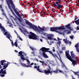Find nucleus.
<instances>
[{
  "label": "nucleus",
  "mask_w": 79,
  "mask_h": 79,
  "mask_svg": "<svg viewBox=\"0 0 79 79\" xmlns=\"http://www.w3.org/2000/svg\"><path fill=\"white\" fill-rule=\"evenodd\" d=\"M6 2H7L9 9L10 10L13 14L15 15V13H14V12H13V10H12V9L11 8V6H11L12 9H13L16 15H17L19 18H21V15L19 13V12H18L17 10H16V6H15V5L14 4V3H13V0H6Z\"/></svg>",
  "instance_id": "obj_1"
},
{
  "label": "nucleus",
  "mask_w": 79,
  "mask_h": 79,
  "mask_svg": "<svg viewBox=\"0 0 79 79\" xmlns=\"http://www.w3.org/2000/svg\"><path fill=\"white\" fill-rule=\"evenodd\" d=\"M0 64L3 67V68L0 71V74H6V70L5 69H6V67H8V62L5 60H2L1 61Z\"/></svg>",
  "instance_id": "obj_2"
},
{
  "label": "nucleus",
  "mask_w": 79,
  "mask_h": 79,
  "mask_svg": "<svg viewBox=\"0 0 79 79\" xmlns=\"http://www.w3.org/2000/svg\"><path fill=\"white\" fill-rule=\"evenodd\" d=\"M0 29H1V30L2 31V33L4 35H6V37L11 42V36L10 35V34H8V31H7L5 29V28L2 26V24L0 23Z\"/></svg>",
  "instance_id": "obj_3"
},
{
  "label": "nucleus",
  "mask_w": 79,
  "mask_h": 79,
  "mask_svg": "<svg viewBox=\"0 0 79 79\" xmlns=\"http://www.w3.org/2000/svg\"><path fill=\"white\" fill-rule=\"evenodd\" d=\"M49 49L48 48H46L45 47H43L40 49V50H41L42 51V54L44 58H48V56L45 53H46V52H49V53L51 54L52 55H53V54L52 53V52L51 51H48Z\"/></svg>",
  "instance_id": "obj_4"
},
{
  "label": "nucleus",
  "mask_w": 79,
  "mask_h": 79,
  "mask_svg": "<svg viewBox=\"0 0 79 79\" xmlns=\"http://www.w3.org/2000/svg\"><path fill=\"white\" fill-rule=\"evenodd\" d=\"M65 55L67 56V57L69 60L71 61V62H72L73 64V65H75L76 64V61L75 60H74L73 59H72L71 58V56L69 54V51H66L65 52Z\"/></svg>",
  "instance_id": "obj_5"
},
{
  "label": "nucleus",
  "mask_w": 79,
  "mask_h": 79,
  "mask_svg": "<svg viewBox=\"0 0 79 79\" xmlns=\"http://www.w3.org/2000/svg\"><path fill=\"white\" fill-rule=\"evenodd\" d=\"M25 20L26 21V23L28 24V25H29L31 28L33 29H34V30H35V31H38L39 30V28H37L36 26H35L34 25V26H33L32 24L30 22L27 20L25 19Z\"/></svg>",
  "instance_id": "obj_6"
},
{
  "label": "nucleus",
  "mask_w": 79,
  "mask_h": 79,
  "mask_svg": "<svg viewBox=\"0 0 79 79\" xmlns=\"http://www.w3.org/2000/svg\"><path fill=\"white\" fill-rule=\"evenodd\" d=\"M30 33L31 34L28 35L29 39H33L34 40H35L37 39V36L35 34L32 32L31 31H30Z\"/></svg>",
  "instance_id": "obj_7"
},
{
  "label": "nucleus",
  "mask_w": 79,
  "mask_h": 79,
  "mask_svg": "<svg viewBox=\"0 0 79 79\" xmlns=\"http://www.w3.org/2000/svg\"><path fill=\"white\" fill-rule=\"evenodd\" d=\"M44 73L47 75H48L50 73H53V71H51L50 69H45L44 70Z\"/></svg>",
  "instance_id": "obj_8"
},
{
  "label": "nucleus",
  "mask_w": 79,
  "mask_h": 79,
  "mask_svg": "<svg viewBox=\"0 0 79 79\" xmlns=\"http://www.w3.org/2000/svg\"><path fill=\"white\" fill-rule=\"evenodd\" d=\"M23 52L22 51H20L19 52L18 56H20L21 59H22L23 60H26V59L24 58V56L23 55Z\"/></svg>",
  "instance_id": "obj_9"
},
{
  "label": "nucleus",
  "mask_w": 79,
  "mask_h": 79,
  "mask_svg": "<svg viewBox=\"0 0 79 79\" xmlns=\"http://www.w3.org/2000/svg\"><path fill=\"white\" fill-rule=\"evenodd\" d=\"M55 5L54 6H56V7H57V9L58 10H60V8H62V7L63 6L61 5V4L60 3H59L58 4H56L55 3Z\"/></svg>",
  "instance_id": "obj_10"
},
{
  "label": "nucleus",
  "mask_w": 79,
  "mask_h": 79,
  "mask_svg": "<svg viewBox=\"0 0 79 79\" xmlns=\"http://www.w3.org/2000/svg\"><path fill=\"white\" fill-rule=\"evenodd\" d=\"M34 69H37V71H38L40 72V73H44V72H43L42 71L40 70V66H38V67L37 66H35L34 67Z\"/></svg>",
  "instance_id": "obj_11"
},
{
  "label": "nucleus",
  "mask_w": 79,
  "mask_h": 79,
  "mask_svg": "<svg viewBox=\"0 0 79 79\" xmlns=\"http://www.w3.org/2000/svg\"><path fill=\"white\" fill-rule=\"evenodd\" d=\"M20 64L21 65V66H23V67H25V68H28L29 67H31V68H32V67L31 66V65H29V66L27 65L26 64H23V63L20 62Z\"/></svg>",
  "instance_id": "obj_12"
},
{
  "label": "nucleus",
  "mask_w": 79,
  "mask_h": 79,
  "mask_svg": "<svg viewBox=\"0 0 79 79\" xmlns=\"http://www.w3.org/2000/svg\"><path fill=\"white\" fill-rule=\"evenodd\" d=\"M58 30V27H51L50 28V30L51 31H52V32H55L56 31H57Z\"/></svg>",
  "instance_id": "obj_13"
},
{
  "label": "nucleus",
  "mask_w": 79,
  "mask_h": 79,
  "mask_svg": "<svg viewBox=\"0 0 79 79\" xmlns=\"http://www.w3.org/2000/svg\"><path fill=\"white\" fill-rule=\"evenodd\" d=\"M56 2H53L54 4H53V5H55V4L56 5H58L61 3V0H56Z\"/></svg>",
  "instance_id": "obj_14"
},
{
  "label": "nucleus",
  "mask_w": 79,
  "mask_h": 79,
  "mask_svg": "<svg viewBox=\"0 0 79 79\" xmlns=\"http://www.w3.org/2000/svg\"><path fill=\"white\" fill-rule=\"evenodd\" d=\"M47 36L48 37V39L49 40H52V39H53V38H52V37H53V34H52L49 35Z\"/></svg>",
  "instance_id": "obj_15"
},
{
  "label": "nucleus",
  "mask_w": 79,
  "mask_h": 79,
  "mask_svg": "<svg viewBox=\"0 0 79 79\" xmlns=\"http://www.w3.org/2000/svg\"><path fill=\"white\" fill-rule=\"evenodd\" d=\"M71 56L73 59H75V56L74 54L73 53V51L70 52Z\"/></svg>",
  "instance_id": "obj_16"
},
{
  "label": "nucleus",
  "mask_w": 79,
  "mask_h": 79,
  "mask_svg": "<svg viewBox=\"0 0 79 79\" xmlns=\"http://www.w3.org/2000/svg\"><path fill=\"white\" fill-rule=\"evenodd\" d=\"M52 56H53V57L55 58H57L58 60H60V58H59V57H58V55L56 54H53V55H52Z\"/></svg>",
  "instance_id": "obj_17"
},
{
  "label": "nucleus",
  "mask_w": 79,
  "mask_h": 79,
  "mask_svg": "<svg viewBox=\"0 0 79 79\" xmlns=\"http://www.w3.org/2000/svg\"><path fill=\"white\" fill-rule=\"evenodd\" d=\"M59 71H60V69H56V71H53V72L55 74H57V73H58V72H59Z\"/></svg>",
  "instance_id": "obj_18"
},
{
  "label": "nucleus",
  "mask_w": 79,
  "mask_h": 79,
  "mask_svg": "<svg viewBox=\"0 0 79 79\" xmlns=\"http://www.w3.org/2000/svg\"><path fill=\"white\" fill-rule=\"evenodd\" d=\"M27 58H28L27 57L26 58V59H25V60H26L27 62V64H28V66H30L31 64V62H30V61H29V60H28L27 59Z\"/></svg>",
  "instance_id": "obj_19"
},
{
  "label": "nucleus",
  "mask_w": 79,
  "mask_h": 79,
  "mask_svg": "<svg viewBox=\"0 0 79 79\" xmlns=\"http://www.w3.org/2000/svg\"><path fill=\"white\" fill-rule=\"evenodd\" d=\"M58 30V29H64V26H61V27H57Z\"/></svg>",
  "instance_id": "obj_20"
},
{
  "label": "nucleus",
  "mask_w": 79,
  "mask_h": 79,
  "mask_svg": "<svg viewBox=\"0 0 79 79\" xmlns=\"http://www.w3.org/2000/svg\"><path fill=\"white\" fill-rule=\"evenodd\" d=\"M64 43L65 44H71V42L69 41H67V40H66V41H64Z\"/></svg>",
  "instance_id": "obj_21"
},
{
  "label": "nucleus",
  "mask_w": 79,
  "mask_h": 79,
  "mask_svg": "<svg viewBox=\"0 0 79 79\" xmlns=\"http://www.w3.org/2000/svg\"><path fill=\"white\" fill-rule=\"evenodd\" d=\"M65 27H66L67 28H68L69 29L71 28L70 24H68L67 25L65 26Z\"/></svg>",
  "instance_id": "obj_22"
},
{
  "label": "nucleus",
  "mask_w": 79,
  "mask_h": 79,
  "mask_svg": "<svg viewBox=\"0 0 79 79\" xmlns=\"http://www.w3.org/2000/svg\"><path fill=\"white\" fill-rule=\"evenodd\" d=\"M75 23H76L77 25H79V19L77 20H75Z\"/></svg>",
  "instance_id": "obj_23"
},
{
  "label": "nucleus",
  "mask_w": 79,
  "mask_h": 79,
  "mask_svg": "<svg viewBox=\"0 0 79 79\" xmlns=\"http://www.w3.org/2000/svg\"><path fill=\"white\" fill-rule=\"evenodd\" d=\"M73 73L75 74V75L77 76H78L79 77V74H78V72H73Z\"/></svg>",
  "instance_id": "obj_24"
},
{
  "label": "nucleus",
  "mask_w": 79,
  "mask_h": 79,
  "mask_svg": "<svg viewBox=\"0 0 79 79\" xmlns=\"http://www.w3.org/2000/svg\"><path fill=\"white\" fill-rule=\"evenodd\" d=\"M39 62L40 63H42V64L43 65H45V62H44V61H41V60H40Z\"/></svg>",
  "instance_id": "obj_25"
},
{
  "label": "nucleus",
  "mask_w": 79,
  "mask_h": 79,
  "mask_svg": "<svg viewBox=\"0 0 79 79\" xmlns=\"http://www.w3.org/2000/svg\"><path fill=\"white\" fill-rule=\"evenodd\" d=\"M79 44L77 43L75 46V47H76V48H78V47H79Z\"/></svg>",
  "instance_id": "obj_26"
},
{
  "label": "nucleus",
  "mask_w": 79,
  "mask_h": 79,
  "mask_svg": "<svg viewBox=\"0 0 79 79\" xmlns=\"http://www.w3.org/2000/svg\"><path fill=\"white\" fill-rule=\"evenodd\" d=\"M18 19L19 21V23L20 24H21V23H22L23 22H22V20H21L19 18H18Z\"/></svg>",
  "instance_id": "obj_27"
},
{
  "label": "nucleus",
  "mask_w": 79,
  "mask_h": 79,
  "mask_svg": "<svg viewBox=\"0 0 79 79\" xmlns=\"http://www.w3.org/2000/svg\"><path fill=\"white\" fill-rule=\"evenodd\" d=\"M14 45H15L16 47H18V44H17V41H15V42Z\"/></svg>",
  "instance_id": "obj_28"
},
{
  "label": "nucleus",
  "mask_w": 79,
  "mask_h": 79,
  "mask_svg": "<svg viewBox=\"0 0 79 79\" xmlns=\"http://www.w3.org/2000/svg\"><path fill=\"white\" fill-rule=\"evenodd\" d=\"M30 48H31V50H32L33 51H34V48H32V47H31V46H30Z\"/></svg>",
  "instance_id": "obj_29"
},
{
  "label": "nucleus",
  "mask_w": 79,
  "mask_h": 79,
  "mask_svg": "<svg viewBox=\"0 0 79 79\" xmlns=\"http://www.w3.org/2000/svg\"><path fill=\"white\" fill-rule=\"evenodd\" d=\"M62 50H66V48L65 47H63L62 48Z\"/></svg>",
  "instance_id": "obj_30"
},
{
  "label": "nucleus",
  "mask_w": 79,
  "mask_h": 79,
  "mask_svg": "<svg viewBox=\"0 0 79 79\" xmlns=\"http://www.w3.org/2000/svg\"><path fill=\"white\" fill-rule=\"evenodd\" d=\"M69 37L70 38V39H73V38H74V37L72 36H70Z\"/></svg>",
  "instance_id": "obj_31"
},
{
  "label": "nucleus",
  "mask_w": 79,
  "mask_h": 79,
  "mask_svg": "<svg viewBox=\"0 0 79 79\" xmlns=\"http://www.w3.org/2000/svg\"><path fill=\"white\" fill-rule=\"evenodd\" d=\"M77 49V52H79V49L78 48H76Z\"/></svg>",
  "instance_id": "obj_32"
},
{
  "label": "nucleus",
  "mask_w": 79,
  "mask_h": 79,
  "mask_svg": "<svg viewBox=\"0 0 79 79\" xmlns=\"http://www.w3.org/2000/svg\"><path fill=\"white\" fill-rule=\"evenodd\" d=\"M5 74H2L1 75V77H4Z\"/></svg>",
  "instance_id": "obj_33"
},
{
  "label": "nucleus",
  "mask_w": 79,
  "mask_h": 79,
  "mask_svg": "<svg viewBox=\"0 0 79 79\" xmlns=\"http://www.w3.org/2000/svg\"><path fill=\"white\" fill-rule=\"evenodd\" d=\"M67 34H71V31H69L68 32L66 33Z\"/></svg>",
  "instance_id": "obj_34"
},
{
  "label": "nucleus",
  "mask_w": 79,
  "mask_h": 79,
  "mask_svg": "<svg viewBox=\"0 0 79 79\" xmlns=\"http://www.w3.org/2000/svg\"><path fill=\"white\" fill-rule=\"evenodd\" d=\"M64 67H65L66 69H67V68L66 67V66H65V65L64 64H63L62 66V68H64Z\"/></svg>",
  "instance_id": "obj_35"
},
{
  "label": "nucleus",
  "mask_w": 79,
  "mask_h": 79,
  "mask_svg": "<svg viewBox=\"0 0 79 79\" xmlns=\"http://www.w3.org/2000/svg\"><path fill=\"white\" fill-rule=\"evenodd\" d=\"M48 67H49V69H49V70H51V69H52L51 68V67H50V66H49Z\"/></svg>",
  "instance_id": "obj_36"
},
{
  "label": "nucleus",
  "mask_w": 79,
  "mask_h": 79,
  "mask_svg": "<svg viewBox=\"0 0 79 79\" xmlns=\"http://www.w3.org/2000/svg\"><path fill=\"white\" fill-rule=\"evenodd\" d=\"M11 42H11V44H12V45H13H13H14L13 44V40H11Z\"/></svg>",
  "instance_id": "obj_37"
},
{
  "label": "nucleus",
  "mask_w": 79,
  "mask_h": 79,
  "mask_svg": "<svg viewBox=\"0 0 79 79\" xmlns=\"http://www.w3.org/2000/svg\"><path fill=\"white\" fill-rule=\"evenodd\" d=\"M59 52H60V54L63 53V51H59Z\"/></svg>",
  "instance_id": "obj_38"
},
{
  "label": "nucleus",
  "mask_w": 79,
  "mask_h": 79,
  "mask_svg": "<svg viewBox=\"0 0 79 79\" xmlns=\"http://www.w3.org/2000/svg\"><path fill=\"white\" fill-rule=\"evenodd\" d=\"M59 71L60 73H63V71L61 70L60 69Z\"/></svg>",
  "instance_id": "obj_39"
},
{
  "label": "nucleus",
  "mask_w": 79,
  "mask_h": 79,
  "mask_svg": "<svg viewBox=\"0 0 79 79\" xmlns=\"http://www.w3.org/2000/svg\"><path fill=\"white\" fill-rule=\"evenodd\" d=\"M58 55L59 56V57L60 59H61V56H60V54H58Z\"/></svg>",
  "instance_id": "obj_40"
},
{
  "label": "nucleus",
  "mask_w": 79,
  "mask_h": 79,
  "mask_svg": "<svg viewBox=\"0 0 79 79\" xmlns=\"http://www.w3.org/2000/svg\"><path fill=\"white\" fill-rule=\"evenodd\" d=\"M40 30H42V31H44V28H41Z\"/></svg>",
  "instance_id": "obj_41"
},
{
  "label": "nucleus",
  "mask_w": 79,
  "mask_h": 79,
  "mask_svg": "<svg viewBox=\"0 0 79 79\" xmlns=\"http://www.w3.org/2000/svg\"><path fill=\"white\" fill-rule=\"evenodd\" d=\"M42 34H43L44 35H46V33H42Z\"/></svg>",
  "instance_id": "obj_42"
},
{
  "label": "nucleus",
  "mask_w": 79,
  "mask_h": 79,
  "mask_svg": "<svg viewBox=\"0 0 79 79\" xmlns=\"http://www.w3.org/2000/svg\"><path fill=\"white\" fill-rule=\"evenodd\" d=\"M0 8H1L2 9V5H0Z\"/></svg>",
  "instance_id": "obj_43"
},
{
  "label": "nucleus",
  "mask_w": 79,
  "mask_h": 79,
  "mask_svg": "<svg viewBox=\"0 0 79 79\" xmlns=\"http://www.w3.org/2000/svg\"><path fill=\"white\" fill-rule=\"evenodd\" d=\"M19 39H20V40H21L22 41V40H23V39H22V38H21L20 37H19Z\"/></svg>",
  "instance_id": "obj_44"
},
{
  "label": "nucleus",
  "mask_w": 79,
  "mask_h": 79,
  "mask_svg": "<svg viewBox=\"0 0 79 79\" xmlns=\"http://www.w3.org/2000/svg\"><path fill=\"white\" fill-rule=\"evenodd\" d=\"M33 64H34V63H32L30 65L31 66H32Z\"/></svg>",
  "instance_id": "obj_45"
},
{
  "label": "nucleus",
  "mask_w": 79,
  "mask_h": 79,
  "mask_svg": "<svg viewBox=\"0 0 79 79\" xmlns=\"http://www.w3.org/2000/svg\"><path fill=\"white\" fill-rule=\"evenodd\" d=\"M77 31H78V30H79V27H78V26L77 27Z\"/></svg>",
  "instance_id": "obj_46"
},
{
  "label": "nucleus",
  "mask_w": 79,
  "mask_h": 79,
  "mask_svg": "<svg viewBox=\"0 0 79 79\" xmlns=\"http://www.w3.org/2000/svg\"><path fill=\"white\" fill-rule=\"evenodd\" d=\"M57 39L58 41H59V40H60V39L58 37H57Z\"/></svg>",
  "instance_id": "obj_47"
},
{
  "label": "nucleus",
  "mask_w": 79,
  "mask_h": 79,
  "mask_svg": "<svg viewBox=\"0 0 79 79\" xmlns=\"http://www.w3.org/2000/svg\"><path fill=\"white\" fill-rule=\"evenodd\" d=\"M19 29L21 31H23V30L21 29L20 27L19 28Z\"/></svg>",
  "instance_id": "obj_48"
},
{
  "label": "nucleus",
  "mask_w": 79,
  "mask_h": 79,
  "mask_svg": "<svg viewBox=\"0 0 79 79\" xmlns=\"http://www.w3.org/2000/svg\"><path fill=\"white\" fill-rule=\"evenodd\" d=\"M68 30H64V32H68Z\"/></svg>",
  "instance_id": "obj_49"
},
{
  "label": "nucleus",
  "mask_w": 79,
  "mask_h": 79,
  "mask_svg": "<svg viewBox=\"0 0 79 79\" xmlns=\"http://www.w3.org/2000/svg\"><path fill=\"white\" fill-rule=\"evenodd\" d=\"M2 68H3V67H2L1 65H0V69H2Z\"/></svg>",
  "instance_id": "obj_50"
},
{
  "label": "nucleus",
  "mask_w": 79,
  "mask_h": 79,
  "mask_svg": "<svg viewBox=\"0 0 79 79\" xmlns=\"http://www.w3.org/2000/svg\"><path fill=\"white\" fill-rule=\"evenodd\" d=\"M76 60L77 62H79V59H77Z\"/></svg>",
  "instance_id": "obj_51"
},
{
  "label": "nucleus",
  "mask_w": 79,
  "mask_h": 79,
  "mask_svg": "<svg viewBox=\"0 0 79 79\" xmlns=\"http://www.w3.org/2000/svg\"><path fill=\"white\" fill-rule=\"evenodd\" d=\"M15 52H17V53H18V51L16 50H15Z\"/></svg>",
  "instance_id": "obj_52"
},
{
  "label": "nucleus",
  "mask_w": 79,
  "mask_h": 79,
  "mask_svg": "<svg viewBox=\"0 0 79 79\" xmlns=\"http://www.w3.org/2000/svg\"><path fill=\"white\" fill-rule=\"evenodd\" d=\"M77 18H78L77 17L76 18H75V19H74L75 21H76V19H77Z\"/></svg>",
  "instance_id": "obj_53"
},
{
  "label": "nucleus",
  "mask_w": 79,
  "mask_h": 79,
  "mask_svg": "<svg viewBox=\"0 0 79 79\" xmlns=\"http://www.w3.org/2000/svg\"><path fill=\"white\" fill-rule=\"evenodd\" d=\"M38 27H39V29H41V27H39V26H38Z\"/></svg>",
  "instance_id": "obj_54"
},
{
  "label": "nucleus",
  "mask_w": 79,
  "mask_h": 79,
  "mask_svg": "<svg viewBox=\"0 0 79 79\" xmlns=\"http://www.w3.org/2000/svg\"><path fill=\"white\" fill-rule=\"evenodd\" d=\"M63 40L64 41V42H65V41H66V40L65 39H64Z\"/></svg>",
  "instance_id": "obj_55"
},
{
  "label": "nucleus",
  "mask_w": 79,
  "mask_h": 79,
  "mask_svg": "<svg viewBox=\"0 0 79 79\" xmlns=\"http://www.w3.org/2000/svg\"><path fill=\"white\" fill-rule=\"evenodd\" d=\"M31 53L32 54H34V52H31Z\"/></svg>",
  "instance_id": "obj_56"
},
{
  "label": "nucleus",
  "mask_w": 79,
  "mask_h": 79,
  "mask_svg": "<svg viewBox=\"0 0 79 79\" xmlns=\"http://www.w3.org/2000/svg\"><path fill=\"white\" fill-rule=\"evenodd\" d=\"M1 11H3V8H2V9Z\"/></svg>",
  "instance_id": "obj_57"
},
{
  "label": "nucleus",
  "mask_w": 79,
  "mask_h": 79,
  "mask_svg": "<svg viewBox=\"0 0 79 79\" xmlns=\"http://www.w3.org/2000/svg\"><path fill=\"white\" fill-rule=\"evenodd\" d=\"M36 60L37 61H38V62L39 61V60H38L37 59H36Z\"/></svg>",
  "instance_id": "obj_58"
},
{
  "label": "nucleus",
  "mask_w": 79,
  "mask_h": 79,
  "mask_svg": "<svg viewBox=\"0 0 79 79\" xmlns=\"http://www.w3.org/2000/svg\"><path fill=\"white\" fill-rule=\"evenodd\" d=\"M3 15H5V13H3Z\"/></svg>",
  "instance_id": "obj_59"
},
{
  "label": "nucleus",
  "mask_w": 79,
  "mask_h": 79,
  "mask_svg": "<svg viewBox=\"0 0 79 79\" xmlns=\"http://www.w3.org/2000/svg\"><path fill=\"white\" fill-rule=\"evenodd\" d=\"M40 40V41H41V42H42V39H41Z\"/></svg>",
  "instance_id": "obj_60"
},
{
  "label": "nucleus",
  "mask_w": 79,
  "mask_h": 79,
  "mask_svg": "<svg viewBox=\"0 0 79 79\" xmlns=\"http://www.w3.org/2000/svg\"><path fill=\"white\" fill-rule=\"evenodd\" d=\"M53 52H55V49H53Z\"/></svg>",
  "instance_id": "obj_61"
},
{
  "label": "nucleus",
  "mask_w": 79,
  "mask_h": 79,
  "mask_svg": "<svg viewBox=\"0 0 79 79\" xmlns=\"http://www.w3.org/2000/svg\"><path fill=\"white\" fill-rule=\"evenodd\" d=\"M17 47H18L19 48V49H21V48H20L18 46Z\"/></svg>",
  "instance_id": "obj_62"
},
{
  "label": "nucleus",
  "mask_w": 79,
  "mask_h": 79,
  "mask_svg": "<svg viewBox=\"0 0 79 79\" xmlns=\"http://www.w3.org/2000/svg\"><path fill=\"white\" fill-rule=\"evenodd\" d=\"M17 47H18L19 48V49H21V48H20L18 46Z\"/></svg>",
  "instance_id": "obj_63"
},
{
  "label": "nucleus",
  "mask_w": 79,
  "mask_h": 79,
  "mask_svg": "<svg viewBox=\"0 0 79 79\" xmlns=\"http://www.w3.org/2000/svg\"><path fill=\"white\" fill-rule=\"evenodd\" d=\"M17 47H18L19 48V49H21V48H20L18 46Z\"/></svg>",
  "instance_id": "obj_64"
}]
</instances>
